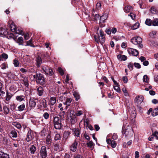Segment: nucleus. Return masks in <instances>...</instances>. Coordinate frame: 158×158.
I'll use <instances>...</instances> for the list:
<instances>
[{
	"instance_id": "24",
	"label": "nucleus",
	"mask_w": 158,
	"mask_h": 158,
	"mask_svg": "<svg viewBox=\"0 0 158 158\" xmlns=\"http://www.w3.org/2000/svg\"><path fill=\"white\" fill-rule=\"evenodd\" d=\"M37 94L39 96H41L43 93V88L41 86H39L37 89Z\"/></svg>"
},
{
	"instance_id": "60",
	"label": "nucleus",
	"mask_w": 158,
	"mask_h": 158,
	"mask_svg": "<svg viewBox=\"0 0 158 158\" xmlns=\"http://www.w3.org/2000/svg\"><path fill=\"white\" fill-rule=\"evenodd\" d=\"M123 91L125 94V95L127 96L128 95L127 90L125 88H123L122 89Z\"/></svg>"
},
{
	"instance_id": "54",
	"label": "nucleus",
	"mask_w": 158,
	"mask_h": 158,
	"mask_svg": "<svg viewBox=\"0 0 158 158\" xmlns=\"http://www.w3.org/2000/svg\"><path fill=\"white\" fill-rule=\"evenodd\" d=\"M135 67L137 69H140L141 68V66L140 64L137 63H135L134 64Z\"/></svg>"
},
{
	"instance_id": "21",
	"label": "nucleus",
	"mask_w": 158,
	"mask_h": 158,
	"mask_svg": "<svg viewBox=\"0 0 158 158\" xmlns=\"http://www.w3.org/2000/svg\"><path fill=\"white\" fill-rule=\"evenodd\" d=\"M36 150V148L34 145H31L29 147V152L31 154H33Z\"/></svg>"
},
{
	"instance_id": "19",
	"label": "nucleus",
	"mask_w": 158,
	"mask_h": 158,
	"mask_svg": "<svg viewBox=\"0 0 158 158\" xmlns=\"http://www.w3.org/2000/svg\"><path fill=\"white\" fill-rule=\"evenodd\" d=\"M70 133L68 131H64L63 133V140L65 141L69 137Z\"/></svg>"
},
{
	"instance_id": "56",
	"label": "nucleus",
	"mask_w": 158,
	"mask_h": 158,
	"mask_svg": "<svg viewBox=\"0 0 158 158\" xmlns=\"http://www.w3.org/2000/svg\"><path fill=\"white\" fill-rule=\"evenodd\" d=\"M123 80L125 83H126L128 81V78L127 76H124L123 77Z\"/></svg>"
},
{
	"instance_id": "41",
	"label": "nucleus",
	"mask_w": 158,
	"mask_h": 158,
	"mask_svg": "<svg viewBox=\"0 0 158 158\" xmlns=\"http://www.w3.org/2000/svg\"><path fill=\"white\" fill-rule=\"evenodd\" d=\"M55 150L56 151H60L61 150V147H60L59 144H56L55 145Z\"/></svg>"
},
{
	"instance_id": "46",
	"label": "nucleus",
	"mask_w": 158,
	"mask_h": 158,
	"mask_svg": "<svg viewBox=\"0 0 158 158\" xmlns=\"http://www.w3.org/2000/svg\"><path fill=\"white\" fill-rule=\"evenodd\" d=\"M87 145L88 147L90 148H92L93 147L94 145V143L92 141H90L88 143H87Z\"/></svg>"
},
{
	"instance_id": "12",
	"label": "nucleus",
	"mask_w": 158,
	"mask_h": 158,
	"mask_svg": "<svg viewBox=\"0 0 158 158\" xmlns=\"http://www.w3.org/2000/svg\"><path fill=\"white\" fill-rule=\"evenodd\" d=\"M34 137V136L32 134V135L31 131H28L27 133L26 140L27 142H29L32 140Z\"/></svg>"
},
{
	"instance_id": "49",
	"label": "nucleus",
	"mask_w": 158,
	"mask_h": 158,
	"mask_svg": "<svg viewBox=\"0 0 158 158\" xmlns=\"http://www.w3.org/2000/svg\"><path fill=\"white\" fill-rule=\"evenodd\" d=\"M61 138L60 135L59 134H56L54 137V139L55 140H57L60 139Z\"/></svg>"
},
{
	"instance_id": "1",
	"label": "nucleus",
	"mask_w": 158,
	"mask_h": 158,
	"mask_svg": "<svg viewBox=\"0 0 158 158\" xmlns=\"http://www.w3.org/2000/svg\"><path fill=\"white\" fill-rule=\"evenodd\" d=\"M8 24L12 32H14L16 34L23 35L25 40H28L29 39L28 34V33L25 34L20 28H16L15 25L12 21H9L8 22Z\"/></svg>"
},
{
	"instance_id": "16",
	"label": "nucleus",
	"mask_w": 158,
	"mask_h": 158,
	"mask_svg": "<svg viewBox=\"0 0 158 158\" xmlns=\"http://www.w3.org/2000/svg\"><path fill=\"white\" fill-rule=\"evenodd\" d=\"M77 142L76 141H75L71 146V150L73 152H75L77 149Z\"/></svg>"
},
{
	"instance_id": "22",
	"label": "nucleus",
	"mask_w": 158,
	"mask_h": 158,
	"mask_svg": "<svg viewBox=\"0 0 158 158\" xmlns=\"http://www.w3.org/2000/svg\"><path fill=\"white\" fill-rule=\"evenodd\" d=\"M117 58L120 61H124L127 59V57L126 56L124 55H121L120 54L117 56Z\"/></svg>"
},
{
	"instance_id": "4",
	"label": "nucleus",
	"mask_w": 158,
	"mask_h": 158,
	"mask_svg": "<svg viewBox=\"0 0 158 158\" xmlns=\"http://www.w3.org/2000/svg\"><path fill=\"white\" fill-rule=\"evenodd\" d=\"M122 134H125V136L130 137L132 136L133 133L132 128L128 126L126 128L125 131L123 129V127L122 129Z\"/></svg>"
},
{
	"instance_id": "57",
	"label": "nucleus",
	"mask_w": 158,
	"mask_h": 158,
	"mask_svg": "<svg viewBox=\"0 0 158 158\" xmlns=\"http://www.w3.org/2000/svg\"><path fill=\"white\" fill-rule=\"evenodd\" d=\"M114 88L118 92H119L120 91L118 85L114 86Z\"/></svg>"
},
{
	"instance_id": "8",
	"label": "nucleus",
	"mask_w": 158,
	"mask_h": 158,
	"mask_svg": "<svg viewBox=\"0 0 158 158\" xmlns=\"http://www.w3.org/2000/svg\"><path fill=\"white\" fill-rule=\"evenodd\" d=\"M6 27L5 26L0 25V36L4 37L8 34Z\"/></svg>"
},
{
	"instance_id": "29",
	"label": "nucleus",
	"mask_w": 158,
	"mask_h": 158,
	"mask_svg": "<svg viewBox=\"0 0 158 158\" xmlns=\"http://www.w3.org/2000/svg\"><path fill=\"white\" fill-rule=\"evenodd\" d=\"M25 98V96L23 95L17 96L16 97V99L19 102H21Z\"/></svg>"
},
{
	"instance_id": "25",
	"label": "nucleus",
	"mask_w": 158,
	"mask_h": 158,
	"mask_svg": "<svg viewBox=\"0 0 158 158\" xmlns=\"http://www.w3.org/2000/svg\"><path fill=\"white\" fill-rule=\"evenodd\" d=\"M73 132L74 134V136L78 137L80 134V132L78 129L74 128L72 129Z\"/></svg>"
},
{
	"instance_id": "37",
	"label": "nucleus",
	"mask_w": 158,
	"mask_h": 158,
	"mask_svg": "<svg viewBox=\"0 0 158 158\" xmlns=\"http://www.w3.org/2000/svg\"><path fill=\"white\" fill-rule=\"evenodd\" d=\"M3 88V84L0 82V96L1 95V94H5V92L2 91Z\"/></svg>"
},
{
	"instance_id": "9",
	"label": "nucleus",
	"mask_w": 158,
	"mask_h": 158,
	"mask_svg": "<svg viewBox=\"0 0 158 158\" xmlns=\"http://www.w3.org/2000/svg\"><path fill=\"white\" fill-rule=\"evenodd\" d=\"M127 51L130 55L133 56H137L139 53L137 50L131 48H128Z\"/></svg>"
},
{
	"instance_id": "10",
	"label": "nucleus",
	"mask_w": 158,
	"mask_h": 158,
	"mask_svg": "<svg viewBox=\"0 0 158 158\" xmlns=\"http://www.w3.org/2000/svg\"><path fill=\"white\" fill-rule=\"evenodd\" d=\"M143 96L138 95L136 97L135 99V103L137 105H139L143 102Z\"/></svg>"
},
{
	"instance_id": "33",
	"label": "nucleus",
	"mask_w": 158,
	"mask_h": 158,
	"mask_svg": "<svg viewBox=\"0 0 158 158\" xmlns=\"http://www.w3.org/2000/svg\"><path fill=\"white\" fill-rule=\"evenodd\" d=\"M23 82L24 84V85L26 87H27L28 86L29 83L28 82V81L27 78H24V79L23 80Z\"/></svg>"
},
{
	"instance_id": "26",
	"label": "nucleus",
	"mask_w": 158,
	"mask_h": 158,
	"mask_svg": "<svg viewBox=\"0 0 158 158\" xmlns=\"http://www.w3.org/2000/svg\"><path fill=\"white\" fill-rule=\"evenodd\" d=\"M107 18V15L105 14L102 15L100 17V20L101 23H104L105 21Z\"/></svg>"
},
{
	"instance_id": "59",
	"label": "nucleus",
	"mask_w": 158,
	"mask_h": 158,
	"mask_svg": "<svg viewBox=\"0 0 158 158\" xmlns=\"http://www.w3.org/2000/svg\"><path fill=\"white\" fill-rule=\"evenodd\" d=\"M13 64L15 67H17L19 65V62L16 60H14L13 61Z\"/></svg>"
},
{
	"instance_id": "34",
	"label": "nucleus",
	"mask_w": 158,
	"mask_h": 158,
	"mask_svg": "<svg viewBox=\"0 0 158 158\" xmlns=\"http://www.w3.org/2000/svg\"><path fill=\"white\" fill-rule=\"evenodd\" d=\"M25 106L24 104L20 105L18 107V110L19 111H22L24 110Z\"/></svg>"
},
{
	"instance_id": "3",
	"label": "nucleus",
	"mask_w": 158,
	"mask_h": 158,
	"mask_svg": "<svg viewBox=\"0 0 158 158\" xmlns=\"http://www.w3.org/2000/svg\"><path fill=\"white\" fill-rule=\"evenodd\" d=\"M36 82L40 85H43L45 83V79L44 75L40 73L36 74Z\"/></svg>"
},
{
	"instance_id": "45",
	"label": "nucleus",
	"mask_w": 158,
	"mask_h": 158,
	"mask_svg": "<svg viewBox=\"0 0 158 158\" xmlns=\"http://www.w3.org/2000/svg\"><path fill=\"white\" fill-rule=\"evenodd\" d=\"M149 44L151 46H158L156 43H155L154 40H150Z\"/></svg>"
},
{
	"instance_id": "30",
	"label": "nucleus",
	"mask_w": 158,
	"mask_h": 158,
	"mask_svg": "<svg viewBox=\"0 0 158 158\" xmlns=\"http://www.w3.org/2000/svg\"><path fill=\"white\" fill-rule=\"evenodd\" d=\"M41 104L44 108H45L47 107V101L45 99H43L41 101Z\"/></svg>"
},
{
	"instance_id": "52",
	"label": "nucleus",
	"mask_w": 158,
	"mask_h": 158,
	"mask_svg": "<svg viewBox=\"0 0 158 158\" xmlns=\"http://www.w3.org/2000/svg\"><path fill=\"white\" fill-rule=\"evenodd\" d=\"M148 80V78L146 75H144L143 77V82H147Z\"/></svg>"
},
{
	"instance_id": "18",
	"label": "nucleus",
	"mask_w": 158,
	"mask_h": 158,
	"mask_svg": "<svg viewBox=\"0 0 158 158\" xmlns=\"http://www.w3.org/2000/svg\"><path fill=\"white\" fill-rule=\"evenodd\" d=\"M49 105L50 106H53L56 102V98L54 97H52L50 98Z\"/></svg>"
},
{
	"instance_id": "61",
	"label": "nucleus",
	"mask_w": 158,
	"mask_h": 158,
	"mask_svg": "<svg viewBox=\"0 0 158 158\" xmlns=\"http://www.w3.org/2000/svg\"><path fill=\"white\" fill-rule=\"evenodd\" d=\"M101 4L100 2H98L97 3L96 7L98 9H99L101 8Z\"/></svg>"
},
{
	"instance_id": "32",
	"label": "nucleus",
	"mask_w": 158,
	"mask_h": 158,
	"mask_svg": "<svg viewBox=\"0 0 158 158\" xmlns=\"http://www.w3.org/2000/svg\"><path fill=\"white\" fill-rule=\"evenodd\" d=\"M145 23L148 26H151L152 24V21L149 19H147L146 20Z\"/></svg>"
},
{
	"instance_id": "7",
	"label": "nucleus",
	"mask_w": 158,
	"mask_h": 158,
	"mask_svg": "<svg viewBox=\"0 0 158 158\" xmlns=\"http://www.w3.org/2000/svg\"><path fill=\"white\" fill-rule=\"evenodd\" d=\"M41 158H46L48 155L46 148L45 146H42L39 153Z\"/></svg>"
},
{
	"instance_id": "51",
	"label": "nucleus",
	"mask_w": 158,
	"mask_h": 158,
	"mask_svg": "<svg viewBox=\"0 0 158 158\" xmlns=\"http://www.w3.org/2000/svg\"><path fill=\"white\" fill-rule=\"evenodd\" d=\"M134 64L130 62L128 64V68L130 69L131 70H133Z\"/></svg>"
},
{
	"instance_id": "15",
	"label": "nucleus",
	"mask_w": 158,
	"mask_h": 158,
	"mask_svg": "<svg viewBox=\"0 0 158 158\" xmlns=\"http://www.w3.org/2000/svg\"><path fill=\"white\" fill-rule=\"evenodd\" d=\"M3 113L5 115H6L10 113V109L8 106H6V105L3 106Z\"/></svg>"
},
{
	"instance_id": "50",
	"label": "nucleus",
	"mask_w": 158,
	"mask_h": 158,
	"mask_svg": "<svg viewBox=\"0 0 158 158\" xmlns=\"http://www.w3.org/2000/svg\"><path fill=\"white\" fill-rule=\"evenodd\" d=\"M129 16H130L132 19L134 20L135 19V15L133 13H131L129 15H128Z\"/></svg>"
},
{
	"instance_id": "28",
	"label": "nucleus",
	"mask_w": 158,
	"mask_h": 158,
	"mask_svg": "<svg viewBox=\"0 0 158 158\" xmlns=\"http://www.w3.org/2000/svg\"><path fill=\"white\" fill-rule=\"evenodd\" d=\"M0 158H9V156L6 153L0 151Z\"/></svg>"
},
{
	"instance_id": "58",
	"label": "nucleus",
	"mask_w": 158,
	"mask_h": 158,
	"mask_svg": "<svg viewBox=\"0 0 158 158\" xmlns=\"http://www.w3.org/2000/svg\"><path fill=\"white\" fill-rule=\"evenodd\" d=\"M83 114V112L81 110H78L77 112V113L76 114V115L79 116L82 114Z\"/></svg>"
},
{
	"instance_id": "17",
	"label": "nucleus",
	"mask_w": 158,
	"mask_h": 158,
	"mask_svg": "<svg viewBox=\"0 0 158 158\" xmlns=\"http://www.w3.org/2000/svg\"><path fill=\"white\" fill-rule=\"evenodd\" d=\"M36 65L39 68L41 64L42 63V59L40 57L38 56L36 59Z\"/></svg>"
},
{
	"instance_id": "6",
	"label": "nucleus",
	"mask_w": 158,
	"mask_h": 158,
	"mask_svg": "<svg viewBox=\"0 0 158 158\" xmlns=\"http://www.w3.org/2000/svg\"><path fill=\"white\" fill-rule=\"evenodd\" d=\"M42 70L43 71V73H45L46 74L52 76L53 74V72L52 69H49L45 65L42 67Z\"/></svg>"
},
{
	"instance_id": "62",
	"label": "nucleus",
	"mask_w": 158,
	"mask_h": 158,
	"mask_svg": "<svg viewBox=\"0 0 158 158\" xmlns=\"http://www.w3.org/2000/svg\"><path fill=\"white\" fill-rule=\"evenodd\" d=\"M2 57L5 59H6L8 58V55L6 53H3L2 55Z\"/></svg>"
},
{
	"instance_id": "53",
	"label": "nucleus",
	"mask_w": 158,
	"mask_h": 158,
	"mask_svg": "<svg viewBox=\"0 0 158 158\" xmlns=\"http://www.w3.org/2000/svg\"><path fill=\"white\" fill-rule=\"evenodd\" d=\"M110 144L111 146L113 148L115 147L117 145L116 142L114 140L112 141V142H111Z\"/></svg>"
},
{
	"instance_id": "63",
	"label": "nucleus",
	"mask_w": 158,
	"mask_h": 158,
	"mask_svg": "<svg viewBox=\"0 0 158 158\" xmlns=\"http://www.w3.org/2000/svg\"><path fill=\"white\" fill-rule=\"evenodd\" d=\"M0 66L2 69H5L6 68V65L5 63L2 64Z\"/></svg>"
},
{
	"instance_id": "27",
	"label": "nucleus",
	"mask_w": 158,
	"mask_h": 158,
	"mask_svg": "<svg viewBox=\"0 0 158 158\" xmlns=\"http://www.w3.org/2000/svg\"><path fill=\"white\" fill-rule=\"evenodd\" d=\"M36 105V103L34 99H31L29 101V105L31 108H34Z\"/></svg>"
},
{
	"instance_id": "55",
	"label": "nucleus",
	"mask_w": 158,
	"mask_h": 158,
	"mask_svg": "<svg viewBox=\"0 0 158 158\" xmlns=\"http://www.w3.org/2000/svg\"><path fill=\"white\" fill-rule=\"evenodd\" d=\"M58 71L60 73L61 75H63L64 74V72L63 70L60 67H59L58 69Z\"/></svg>"
},
{
	"instance_id": "5",
	"label": "nucleus",
	"mask_w": 158,
	"mask_h": 158,
	"mask_svg": "<svg viewBox=\"0 0 158 158\" xmlns=\"http://www.w3.org/2000/svg\"><path fill=\"white\" fill-rule=\"evenodd\" d=\"M54 126L55 129H60L62 126L61 120L58 117H55L54 119Z\"/></svg>"
},
{
	"instance_id": "47",
	"label": "nucleus",
	"mask_w": 158,
	"mask_h": 158,
	"mask_svg": "<svg viewBox=\"0 0 158 158\" xmlns=\"http://www.w3.org/2000/svg\"><path fill=\"white\" fill-rule=\"evenodd\" d=\"M73 95L75 98H76V101H77L80 98L79 95L76 92H74L73 94Z\"/></svg>"
},
{
	"instance_id": "14",
	"label": "nucleus",
	"mask_w": 158,
	"mask_h": 158,
	"mask_svg": "<svg viewBox=\"0 0 158 158\" xmlns=\"http://www.w3.org/2000/svg\"><path fill=\"white\" fill-rule=\"evenodd\" d=\"M131 42L135 45H138V47L140 48L143 47V45L141 44L142 42V40L138 41V40H131Z\"/></svg>"
},
{
	"instance_id": "38",
	"label": "nucleus",
	"mask_w": 158,
	"mask_h": 158,
	"mask_svg": "<svg viewBox=\"0 0 158 158\" xmlns=\"http://www.w3.org/2000/svg\"><path fill=\"white\" fill-rule=\"evenodd\" d=\"M13 125L18 129H20L21 128V126L20 124L18 122H14Z\"/></svg>"
},
{
	"instance_id": "11",
	"label": "nucleus",
	"mask_w": 158,
	"mask_h": 158,
	"mask_svg": "<svg viewBox=\"0 0 158 158\" xmlns=\"http://www.w3.org/2000/svg\"><path fill=\"white\" fill-rule=\"evenodd\" d=\"M52 143L51 136L50 135H48L46 138V144L47 146L48 147V148L50 146Z\"/></svg>"
},
{
	"instance_id": "43",
	"label": "nucleus",
	"mask_w": 158,
	"mask_h": 158,
	"mask_svg": "<svg viewBox=\"0 0 158 158\" xmlns=\"http://www.w3.org/2000/svg\"><path fill=\"white\" fill-rule=\"evenodd\" d=\"M156 31H152L149 34V36L152 38H153L156 35Z\"/></svg>"
},
{
	"instance_id": "36",
	"label": "nucleus",
	"mask_w": 158,
	"mask_h": 158,
	"mask_svg": "<svg viewBox=\"0 0 158 158\" xmlns=\"http://www.w3.org/2000/svg\"><path fill=\"white\" fill-rule=\"evenodd\" d=\"M152 25L154 26H158V19H155L152 21Z\"/></svg>"
},
{
	"instance_id": "23",
	"label": "nucleus",
	"mask_w": 158,
	"mask_h": 158,
	"mask_svg": "<svg viewBox=\"0 0 158 158\" xmlns=\"http://www.w3.org/2000/svg\"><path fill=\"white\" fill-rule=\"evenodd\" d=\"M133 7L130 6H127L124 9V11L126 13H128L133 10Z\"/></svg>"
},
{
	"instance_id": "39",
	"label": "nucleus",
	"mask_w": 158,
	"mask_h": 158,
	"mask_svg": "<svg viewBox=\"0 0 158 158\" xmlns=\"http://www.w3.org/2000/svg\"><path fill=\"white\" fill-rule=\"evenodd\" d=\"M151 12L153 14H155L157 13L158 11L156 8L154 7H152L151 9Z\"/></svg>"
},
{
	"instance_id": "31",
	"label": "nucleus",
	"mask_w": 158,
	"mask_h": 158,
	"mask_svg": "<svg viewBox=\"0 0 158 158\" xmlns=\"http://www.w3.org/2000/svg\"><path fill=\"white\" fill-rule=\"evenodd\" d=\"M10 134L12 137L13 138H16L17 136V132L15 130H12L10 131Z\"/></svg>"
},
{
	"instance_id": "42",
	"label": "nucleus",
	"mask_w": 158,
	"mask_h": 158,
	"mask_svg": "<svg viewBox=\"0 0 158 158\" xmlns=\"http://www.w3.org/2000/svg\"><path fill=\"white\" fill-rule=\"evenodd\" d=\"M72 99L70 98H67L66 99V106H69L70 105V104L72 101Z\"/></svg>"
},
{
	"instance_id": "20",
	"label": "nucleus",
	"mask_w": 158,
	"mask_h": 158,
	"mask_svg": "<svg viewBox=\"0 0 158 158\" xmlns=\"http://www.w3.org/2000/svg\"><path fill=\"white\" fill-rule=\"evenodd\" d=\"M98 36L99 37V40H102L105 39V34H104V32L102 30L99 31V32L98 33Z\"/></svg>"
},
{
	"instance_id": "44",
	"label": "nucleus",
	"mask_w": 158,
	"mask_h": 158,
	"mask_svg": "<svg viewBox=\"0 0 158 158\" xmlns=\"http://www.w3.org/2000/svg\"><path fill=\"white\" fill-rule=\"evenodd\" d=\"M70 121L72 124H73L76 122V118L74 115L71 117Z\"/></svg>"
},
{
	"instance_id": "64",
	"label": "nucleus",
	"mask_w": 158,
	"mask_h": 158,
	"mask_svg": "<svg viewBox=\"0 0 158 158\" xmlns=\"http://www.w3.org/2000/svg\"><path fill=\"white\" fill-rule=\"evenodd\" d=\"M82 157L80 155L76 154L74 156L73 158H82Z\"/></svg>"
},
{
	"instance_id": "2",
	"label": "nucleus",
	"mask_w": 158,
	"mask_h": 158,
	"mask_svg": "<svg viewBox=\"0 0 158 158\" xmlns=\"http://www.w3.org/2000/svg\"><path fill=\"white\" fill-rule=\"evenodd\" d=\"M15 42L18 44L19 45L24 46H30L31 47H34L35 45L33 44V40H29L26 42L24 40H15Z\"/></svg>"
},
{
	"instance_id": "13",
	"label": "nucleus",
	"mask_w": 158,
	"mask_h": 158,
	"mask_svg": "<svg viewBox=\"0 0 158 158\" xmlns=\"http://www.w3.org/2000/svg\"><path fill=\"white\" fill-rule=\"evenodd\" d=\"M13 96V95L10 93L8 91L6 92V103L7 104H8L9 103V101L12 98Z\"/></svg>"
},
{
	"instance_id": "40",
	"label": "nucleus",
	"mask_w": 158,
	"mask_h": 158,
	"mask_svg": "<svg viewBox=\"0 0 158 158\" xmlns=\"http://www.w3.org/2000/svg\"><path fill=\"white\" fill-rule=\"evenodd\" d=\"M158 115V108H155L153 110L152 116H155Z\"/></svg>"
},
{
	"instance_id": "48",
	"label": "nucleus",
	"mask_w": 158,
	"mask_h": 158,
	"mask_svg": "<svg viewBox=\"0 0 158 158\" xmlns=\"http://www.w3.org/2000/svg\"><path fill=\"white\" fill-rule=\"evenodd\" d=\"M49 114L47 112L44 113L43 115L44 117L46 119H47L49 118Z\"/></svg>"
},
{
	"instance_id": "35",
	"label": "nucleus",
	"mask_w": 158,
	"mask_h": 158,
	"mask_svg": "<svg viewBox=\"0 0 158 158\" xmlns=\"http://www.w3.org/2000/svg\"><path fill=\"white\" fill-rule=\"evenodd\" d=\"M139 23L138 22H137L131 27V29L133 30L136 29L139 27Z\"/></svg>"
}]
</instances>
